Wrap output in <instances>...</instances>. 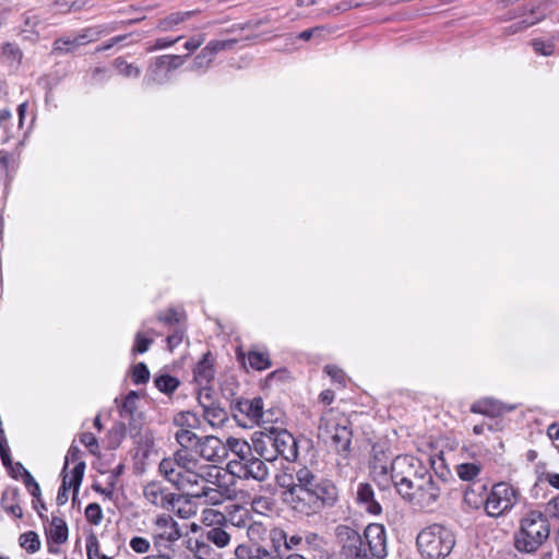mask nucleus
I'll return each instance as SVG.
<instances>
[{"instance_id":"obj_54","label":"nucleus","mask_w":559,"mask_h":559,"mask_svg":"<svg viewBox=\"0 0 559 559\" xmlns=\"http://www.w3.org/2000/svg\"><path fill=\"white\" fill-rule=\"evenodd\" d=\"M39 24L40 17L37 14H31V12H26L23 14V25L21 31L35 33V29Z\"/></svg>"},{"instance_id":"obj_56","label":"nucleus","mask_w":559,"mask_h":559,"mask_svg":"<svg viewBox=\"0 0 559 559\" xmlns=\"http://www.w3.org/2000/svg\"><path fill=\"white\" fill-rule=\"evenodd\" d=\"M80 441L84 444L92 454H97L99 450L98 441L92 432H83L80 436Z\"/></svg>"},{"instance_id":"obj_32","label":"nucleus","mask_w":559,"mask_h":559,"mask_svg":"<svg viewBox=\"0 0 559 559\" xmlns=\"http://www.w3.org/2000/svg\"><path fill=\"white\" fill-rule=\"evenodd\" d=\"M153 333L154 332L151 329H148L145 334L141 331L136 332L131 354L136 355L146 353L154 342L153 337L150 336V334Z\"/></svg>"},{"instance_id":"obj_29","label":"nucleus","mask_w":559,"mask_h":559,"mask_svg":"<svg viewBox=\"0 0 559 559\" xmlns=\"http://www.w3.org/2000/svg\"><path fill=\"white\" fill-rule=\"evenodd\" d=\"M0 53L2 61L10 67L19 66L23 58V52L17 45L7 43L1 46Z\"/></svg>"},{"instance_id":"obj_30","label":"nucleus","mask_w":559,"mask_h":559,"mask_svg":"<svg viewBox=\"0 0 559 559\" xmlns=\"http://www.w3.org/2000/svg\"><path fill=\"white\" fill-rule=\"evenodd\" d=\"M202 415L212 427H221L227 419V413L217 404L202 409Z\"/></svg>"},{"instance_id":"obj_63","label":"nucleus","mask_w":559,"mask_h":559,"mask_svg":"<svg viewBox=\"0 0 559 559\" xmlns=\"http://www.w3.org/2000/svg\"><path fill=\"white\" fill-rule=\"evenodd\" d=\"M248 516L246 514H239L237 515L236 513L233 514L230 516L229 520H227L228 524H229V531L233 528V527H247L248 526Z\"/></svg>"},{"instance_id":"obj_51","label":"nucleus","mask_w":559,"mask_h":559,"mask_svg":"<svg viewBox=\"0 0 559 559\" xmlns=\"http://www.w3.org/2000/svg\"><path fill=\"white\" fill-rule=\"evenodd\" d=\"M76 47L78 46L76 41H74V37H61L53 41V51L58 53H68Z\"/></svg>"},{"instance_id":"obj_3","label":"nucleus","mask_w":559,"mask_h":559,"mask_svg":"<svg viewBox=\"0 0 559 559\" xmlns=\"http://www.w3.org/2000/svg\"><path fill=\"white\" fill-rule=\"evenodd\" d=\"M370 468L373 479L380 487L385 489L392 484L404 500L428 469L421 461L412 455H397L388 464L379 454H374Z\"/></svg>"},{"instance_id":"obj_20","label":"nucleus","mask_w":559,"mask_h":559,"mask_svg":"<svg viewBox=\"0 0 559 559\" xmlns=\"http://www.w3.org/2000/svg\"><path fill=\"white\" fill-rule=\"evenodd\" d=\"M489 496L488 485L477 480L468 484L464 490V502L472 509L484 508L486 511L487 498Z\"/></svg>"},{"instance_id":"obj_34","label":"nucleus","mask_w":559,"mask_h":559,"mask_svg":"<svg viewBox=\"0 0 559 559\" xmlns=\"http://www.w3.org/2000/svg\"><path fill=\"white\" fill-rule=\"evenodd\" d=\"M247 358L250 367L258 371L265 370L272 365L266 352L250 350Z\"/></svg>"},{"instance_id":"obj_59","label":"nucleus","mask_w":559,"mask_h":559,"mask_svg":"<svg viewBox=\"0 0 559 559\" xmlns=\"http://www.w3.org/2000/svg\"><path fill=\"white\" fill-rule=\"evenodd\" d=\"M0 457H1L2 464L5 467H10L12 465L10 449H9L5 436H2L0 438Z\"/></svg>"},{"instance_id":"obj_38","label":"nucleus","mask_w":559,"mask_h":559,"mask_svg":"<svg viewBox=\"0 0 559 559\" xmlns=\"http://www.w3.org/2000/svg\"><path fill=\"white\" fill-rule=\"evenodd\" d=\"M154 384L162 393L171 394L178 389L180 382L170 374H160L155 377Z\"/></svg>"},{"instance_id":"obj_49","label":"nucleus","mask_w":559,"mask_h":559,"mask_svg":"<svg viewBox=\"0 0 559 559\" xmlns=\"http://www.w3.org/2000/svg\"><path fill=\"white\" fill-rule=\"evenodd\" d=\"M185 335V325L177 326L176 329H174L173 333L169 334L166 338L168 350L173 352L176 347H178L182 343Z\"/></svg>"},{"instance_id":"obj_53","label":"nucleus","mask_w":559,"mask_h":559,"mask_svg":"<svg viewBox=\"0 0 559 559\" xmlns=\"http://www.w3.org/2000/svg\"><path fill=\"white\" fill-rule=\"evenodd\" d=\"M103 554L99 551V542L94 534L86 538V556L87 559H99Z\"/></svg>"},{"instance_id":"obj_44","label":"nucleus","mask_w":559,"mask_h":559,"mask_svg":"<svg viewBox=\"0 0 559 559\" xmlns=\"http://www.w3.org/2000/svg\"><path fill=\"white\" fill-rule=\"evenodd\" d=\"M16 466L19 469L23 471V481L29 493L34 498L40 497V487L38 483L35 480V478L32 476V474L20 463H16Z\"/></svg>"},{"instance_id":"obj_19","label":"nucleus","mask_w":559,"mask_h":559,"mask_svg":"<svg viewBox=\"0 0 559 559\" xmlns=\"http://www.w3.org/2000/svg\"><path fill=\"white\" fill-rule=\"evenodd\" d=\"M355 500L361 509L372 515H379L382 512L380 503L374 498V490L368 483L357 484Z\"/></svg>"},{"instance_id":"obj_62","label":"nucleus","mask_w":559,"mask_h":559,"mask_svg":"<svg viewBox=\"0 0 559 559\" xmlns=\"http://www.w3.org/2000/svg\"><path fill=\"white\" fill-rule=\"evenodd\" d=\"M302 540H304V538L299 534H294L292 536H288V534L286 533V543L284 545V548L286 550L298 549L301 546Z\"/></svg>"},{"instance_id":"obj_17","label":"nucleus","mask_w":559,"mask_h":559,"mask_svg":"<svg viewBox=\"0 0 559 559\" xmlns=\"http://www.w3.org/2000/svg\"><path fill=\"white\" fill-rule=\"evenodd\" d=\"M200 459L207 462L218 463L224 461L228 454V448L215 436L202 437L199 441L195 452Z\"/></svg>"},{"instance_id":"obj_22","label":"nucleus","mask_w":559,"mask_h":559,"mask_svg":"<svg viewBox=\"0 0 559 559\" xmlns=\"http://www.w3.org/2000/svg\"><path fill=\"white\" fill-rule=\"evenodd\" d=\"M235 555L238 557H247V559H283L281 552L267 549L263 546L250 548L245 545H238L235 549Z\"/></svg>"},{"instance_id":"obj_12","label":"nucleus","mask_w":559,"mask_h":559,"mask_svg":"<svg viewBox=\"0 0 559 559\" xmlns=\"http://www.w3.org/2000/svg\"><path fill=\"white\" fill-rule=\"evenodd\" d=\"M227 472L240 479H253L259 483L265 481L270 475L266 463L254 454L245 462L229 461Z\"/></svg>"},{"instance_id":"obj_50","label":"nucleus","mask_w":559,"mask_h":559,"mask_svg":"<svg viewBox=\"0 0 559 559\" xmlns=\"http://www.w3.org/2000/svg\"><path fill=\"white\" fill-rule=\"evenodd\" d=\"M129 547L134 552L143 555L151 550V542L142 536H133L129 542Z\"/></svg>"},{"instance_id":"obj_1","label":"nucleus","mask_w":559,"mask_h":559,"mask_svg":"<svg viewBox=\"0 0 559 559\" xmlns=\"http://www.w3.org/2000/svg\"><path fill=\"white\" fill-rule=\"evenodd\" d=\"M297 488L284 502L299 516H312L325 508H332L338 500V490L329 479L319 478L309 467L296 469Z\"/></svg>"},{"instance_id":"obj_21","label":"nucleus","mask_w":559,"mask_h":559,"mask_svg":"<svg viewBox=\"0 0 559 559\" xmlns=\"http://www.w3.org/2000/svg\"><path fill=\"white\" fill-rule=\"evenodd\" d=\"M514 407L507 406L503 403L495 399H481L474 402L471 405V412L474 414H480L489 417H497L507 412L512 411Z\"/></svg>"},{"instance_id":"obj_33","label":"nucleus","mask_w":559,"mask_h":559,"mask_svg":"<svg viewBox=\"0 0 559 559\" xmlns=\"http://www.w3.org/2000/svg\"><path fill=\"white\" fill-rule=\"evenodd\" d=\"M188 56H179V55H163L157 57L158 67H163L165 73L170 76V73L180 68Z\"/></svg>"},{"instance_id":"obj_13","label":"nucleus","mask_w":559,"mask_h":559,"mask_svg":"<svg viewBox=\"0 0 559 559\" xmlns=\"http://www.w3.org/2000/svg\"><path fill=\"white\" fill-rule=\"evenodd\" d=\"M139 400V393L130 391L119 405L120 418L128 426L129 433L133 438L140 435L145 424L144 415L138 408Z\"/></svg>"},{"instance_id":"obj_26","label":"nucleus","mask_w":559,"mask_h":559,"mask_svg":"<svg viewBox=\"0 0 559 559\" xmlns=\"http://www.w3.org/2000/svg\"><path fill=\"white\" fill-rule=\"evenodd\" d=\"M195 14V11H183V12H174L169 15L160 19L157 23V29L160 32H169L173 31L177 25L188 21Z\"/></svg>"},{"instance_id":"obj_8","label":"nucleus","mask_w":559,"mask_h":559,"mask_svg":"<svg viewBox=\"0 0 559 559\" xmlns=\"http://www.w3.org/2000/svg\"><path fill=\"white\" fill-rule=\"evenodd\" d=\"M519 490L511 484L501 481L495 484L487 498L486 514L490 518H499L509 513L518 503Z\"/></svg>"},{"instance_id":"obj_6","label":"nucleus","mask_w":559,"mask_h":559,"mask_svg":"<svg viewBox=\"0 0 559 559\" xmlns=\"http://www.w3.org/2000/svg\"><path fill=\"white\" fill-rule=\"evenodd\" d=\"M455 546V535L449 527L432 523L424 527L416 537V547L425 559H444Z\"/></svg>"},{"instance_id":"obj_57","label":"nucleus","mask_w":559,"mask_h":559,"mask_svg":"<svg viewBox=\"0 0 559 559\" xmlns=\"http://www.w3.org/2000/svg\"><path fill=\"white\" fill-rule=\"evenodd\" d=\"M532 46L535 52L543 56H550L555 50V45L551 41H544L542 39H534Z\"/></svg>"},{"instance_id":"obj_64","label":"nucleus","mask_w":559,"mask_h":559,"mask_svg":"<svg viewBox=\"0 0 559 559\" xmlns=\"http://www.w3.org/2000/svg\"><path fill=\"white\" fill-rule=\"evenodd\" d=\"M546 511L551 518L559 519V495L547 503Z\"/></svg>"},{"instance_id":"obj_43","label":"nucleus","mask_w":559,"mask_h":559,"mask_svg":"<svg viewBox=\"0 0 559 559\" xmlns=\"http://www.w3.org/2000/svg\"><path fill=\"white\" fill-rule=\"evenodd\" d=\"M119 74L124 78H139L141 70L132 63H128L123 58H117L114 62Z\"/></svg>"},{"instance_id":"obj_31","label":"nucleus","mask_w":559,"mask_h":559,"mask_svg":"<svg viewBox=\"0 0 559 559\" xmlns=\"http://www.w3.org/2000/svg\"><path fill=\"white\" fill-rule=\"evenodd\" d=\"M156 318L157 321L163 323L168 329H176L177 326L185 325V316L174 308H169L166 311L159 312Z\"/></svg>"},{"instance_id":"obj_5","label":"nucleus","mask_w":559,"mask_h":559,"mask_svg":"<svg viewBox=\"0 0 559 559\" xmlns=\"http://www.w3.org/2000/svg\"><path fill=\"white\" fill-rule=\"evenodd\" d=\"M549 535L548 519L539 511H530L520 520L513 535V546L521 554L532 555L546 543Z\"/></svg>"},{"instance_id":"obj_9","label":"nucleus","mask_w":559,"mask_h":559,"mask_svg":"<svg viewBox=\"0 0 559 559\" xmlns=\"http://www.w3.org/2000/svg\"><path fill=\"white\" fill-rule=\"evenodd\" d=\"M181 537V527L171 515L163 513L154 519L152 539L158 551L173 549Z\"/></svg>"},{"instance_id":"obj_15","label":"nucleus","mask_w":559,"mask_h":559,"mask_svg":"<svg viewBox=\"0 0 559 559\" xmlns=\"http://www.w3.org/2000/svg\"><path fill=\"white\" fill-rule=\"evenodd\" d=\"M204 514H211L216 518V523L206 525L203 531L202 538L217 548L224 549L228 547L231 544L233 535L229 531V524L225 515L214 510H207ZM207 519V515H205V520Z\"/></svg>"},{"instance_id":"obj_10","label":"nucleus","mask_w":559,"mask_h":559,"mask_svg":"<svg viewBox=\"0 0 559 559\" xmlns=\"http://www.w3.org/2000/svg\"><path fill=\"white\" fill-rule=\"evenodd\" d=\"M415 485V488L411 491L405 501L419 509L431 508L440 497L441 489L439 481L436 480L431 472L427 469L418 484Z\"/></svg>"},{"instance_id":"obj_27","label":"nucleus","mask_w":559,"mask_h":559,"mask_svg":"<svg viewBox=\"0 0 559 559\" xmlns=\"http://www.w3.org/2000/svg\"><path fill=\"white\" fill-rule=\"evenodd\" d=\"M48 538L56 544H63L68 539V525L66 521L59 516H52L50 526L47 530Z\"/></svg>"},{"instance_id":"obj_4","label":"nucleus","mask_w":559,"mask_h":559,"mask_svg":"<svg viewBox=\"0 0 559 559\" xmlns=\"http://www.w3.org/2000/svg\"><path fill=\"white\" fill-rule=\"evenodd\" d=\"M335 536L344 559H374L386 556V532L379 523H370L359 534L348 525H337Z\"/></svg>"},{"instance_id":"obj_47","label":"nucleus","mask_w":559,"mask_h":559,"mask_svg":"<svg viewBox=\"0 0 559 559\" xmlns=\"http://www.w3.org/2000/svg\"><path fill=\"white\" fill-rule=\"evenodd\" d=\"M84 514L87 522H90L93 525H99L104 518L103 510L100 506L96 502L87 504Z\"/></svg>"},{"instance_id":"obj_37","label":"nucleus","mask_w":559,"mask_h":559,"mask_svg":"<svg viewBox=\"0 0 559 559\" xmlns=\"http://www.w3.org/2000/svg\"><path fill=\"white\" fill-rule=\"evenodd\" d=\"M174 423L180 429H197L200 427V418L192 412H180L174 418Z\"/></svg>"},{"instance_id":"obj_52","label":"nucleus","mask_w":559,"mask_h":559,"mask_svg":"<svg viewBox=\"0 0 559 559\" xmlns=\"http://www.w3.org/2000/svg\"><path fill=\"white\" fill-rule=\"evenodd\" d=\"M236 44V40L228 39V40H211L205 46L206 50L211 52L214 57L217 52L226 49H231Z\"/></svg>"},{"instance_id":"obj_42","label":"nucleus","mask_w":559,"mask_h":559,"mask_svg":"<svg viewBox=\"0 0 559 559\" xmlns=\"http://www.w3.org/2000/svg\"><path fill=\"white\" fill-rule=\"evenodd\" d=\"M459 477L466 481H476L475 478L480 473V466L475 463H464L456 467Z\"/></svg>"},{"instance_id":"obj_45","label":"nucleus","mask_w":559,"mask_h":559,"mask_svg":"<svg viewBox=\"0 0 559 559\" xmlns=\"http://www.w3.org/2000/svg\"><path fill=\"white\" fill-rule=\"evenodd\" d=\"M102 33L103 32L99 27L85 28L74 37V41H76V46H82L84 44L97 40Z\"/></svg>"},{"instance_id":"obj_24","label":"nucleus","mask_w":559,"mask_h":559,"mask_svg":"<svg viewBox=\"0 0 559 559\" xmlns=\"http://www.w3.org/2000/svg\"><path fill=\"white\" fill-rule=\"evenodd\" d=\"M216 481L214 485H216ZM212 483H202V486H198V489L188 493L192 498H204L210 504H219L223 501V493L219 489L210 486Z\"/></svg>"},{"instance_id":"obj_41","label":"nucleus","mask_w":559,"mask_h":559,"mask_svg":"<svg viewBox=\"0 0 559 559\" xmlns=\"http://www.w3.org/2000/svg\"><path fill=\"white\" fill-rule=\"evenodd\" d=\"M19 542H20V546L31 554L36 552L40 548L39 537L33 531L23 533L20 536Z\"/></svg>"},{"instance_id":"obj_11","label":"nucleus","mask_w":559,"mask_h":559,"mask_svg":"<svg viewBox=\"0 0 559 559\" xmlns=\"http://www.w3.org/2000/svg\"><path fill=\"white\" fill-rule=\"evenodd\" d=\"M266 442H269L274 449L275 453L272 455H265L264 460L274 461L278 455L283 456L288 462H294L298 457V444L295 437L286 429H272L270 435L266 436Z\"/></svg>"},{"instance_id":"obj_39","label":"nucleus","mask_w":559,"mask_h":559,"mask_svg":"<svg viewBox=\"0 0 559 559\" xmlns=\"http://www.w3.org/2000/svg\"><path fill=\"white\" fill-rule=\"evenodd\" d=\"M214 56L204 47L193 59L190 66L191 71L204 73L214 60Z\"/></svg>"},{"instance_id":"obj_55","label":"nucleus","mask_w":559,"mask_h":559,"mask_svg":"<svg viewBox=\"0 0 559 559\" xmlns=\"http://www.w3.org/2000/svg\"><path fill=\"white\" fill-rule=\"evenodd\" d=\"M199 391L198 401L202 409L216 404L213 400L212 390L207 385H201Z\"/></svg>"},{"instance_id":"obj_46","label":"nucleus","mask_w":559,"mask_h":559,"mask_svg":"<svg viewBox=\"0 0 559 559\" xmlns=\"http://www.w3.org/2000/svg\"><path fill=\"white\" fill-rule=\"evenodd\" d=\"M269 537L272 544V550H277L281 552V548L284 547L286 543V531L282 527H273L270 533Z\"/></svg>"},{"instance_id":"obj_48","label":"nucleus","mask_w":559,"mask_h":559,"mask_svg":"<svg viewBox=\"0 0 559 559\" xmlns=\"http://www.w3.org/2000/svg\"><path fill=\"white\" fill-rule=\"evenodd\" d=\"M134 384H144L150 380V370L144 362L136 364L131 374Z\"/></svg>"},{"instance_id":"obj_28","label":"nucleus","mask_w":559,"mask_h":559,"mask_svg":"<svg viewBox=\"0 0 559 559\" xmlns=\"http://www.w3.org/2000/svg\"><path fill=\"white\" fill-rule=\"evenodd\" d=\"M175 439L180 445L179 450L195 452L201 438L190 429H179L175 433Z\"/></svg>"},{"instance_id":"obj_40","label":"nucleus","mask_w":559,"mask_h":559,"mask_svg":"<svg viewBox=\"0 0 559 559\" xmlns=\"http://www.w3.org/2000/svg\"><path fill=\"white\" fill-rule=\"evenodd\" d=\"M190 551L198 558L215 559L214 549L204 538L202 540L197 539L194 546L190 547Z\"/></svg>"},{"instance_id":"obj_60","label":"nucleus","mask_w":559,"mask_h":559,"mask_svg":"<svg viewBox=\"0 0 559 559\" xmlns=\"http://www.w3.org/2000/svg\"><path fill=\"white\" fill-rule=\"evenodd\" d=\"M325 372L337 383L345 385L346 383V376L344 371L336 366L328 365L324 368Z\"/></svg>"},{"instance_id":"obj_36","label":"nucleus","mask_w":559,"mask_h":559,"mask_svg":"<svg viewBox=\"0 0 559 559\" xmlns=\"http://www.w3.org/2000/svg\"><path fill=\"white\" fill-rule=\"evenodd\" d=\"M275 481L278 487H281L282 489L285 490L283 492V499L289 498L290 492L294 491V488H297V484H298V480H296V473L293 474V473H287V472H282L280 474H277L275 476Z\"/></svg>"},{"instance_id":"obj_25","label":"nucleus","mask_w":559,"mask_h":559,"mask_svg":"<svg viewBox=\"0 0 559 559\" xmlns=\"http://www.w3.org/2000/svg\"><path fill=\"white\" fill-rule=\"evenodd\" d=\"M224 444L236 456L231 461L245 462L253 454L251 445L243 439L229 437Z\"/></svg>"},{"instance_id":"obj_18","label":"nucleus","mask_w":559,"mask_h":559,"mask_svg":"<svg viewBox=\"0 0 559 559\" xmlns=\"http://www.w3.org/2000/svg\"><path fill=\"white\" fill-rule=\"evenodd\" d=\"M85 471V463L83 461L78 462V464L71 471V474H63L62 484L57 493V504L63 506L67 503L69 497L68 491L70 488H73L74 496L78 493L81 483L83 480Z\"/></svg>"},{"instance_id":"obj_58","label":"nucleus","mask_w":559,"mask_h":559,"mask_svg":"<svg viewBox=\"0 0 559 559\" xmlns=\"http://www.w3.org/2000/svg\"><path fill=\"white\" fill-rule=\"evenodd\" d=\"M52 8L59 13H68L71 10H79L81 5H76V2L72 0H55Z\"/></svg>"},{"instance_id":"obj_14","label":"nucleus","mask_w":559,"mask_h":559,"mask_svg":"<svg viewBox=\"0 0 559 559\" xmlns=\"http://www.w3.org/2000/svg\"><path fill=\"white\" fill-rule=\"evenodd\" d=\"M143 497L151 506L166 510H175L176 504L181 500V496L171 492L160 481H150L143 487Z\"/></svg>"},{"instance_id":"obj_35","label":"nucleus","mask_w":559,"mask_h":559,"mask_svg":"<svg viewBox=\"0 0 559 559\" xmlns=\"http://www.w3.org/2000/svg\"><path fill=\"white\" fill-rule=\"evenodd\" d=\"M169 75L165 73L163 67H158V60L155 58L154 62L150 66L148 73L144 79L146 85L164 84L168 82Z\"/></svg>"},{"instance_id":"obj_7","label":"nucleus","mask_w":559,"mask_h":559,"mask_svg":"<svg viewBox=\"0 0 559 559\" xmlns=\"http://www.w3.org/2000/svg\"><path fill=\"white\" fill-rule=\"evenodd\" d=\"M347 424L345 417H333L332 411H329L320 419L319 437L330 442L336 452L345 453L349 450L353 436Z\"/></svg>"},{"instance_id":"obj_16","label":"nucleus","mask_w":559,"mask_h":559,"mask_svg":"<svg viewBox=\"0 0 559 559\" xmlns=\"http://www.w3.org/2000/svg\"><path fill=\"white\" fill-rule=\"evenodd\" d=\"M235 418L243 427L260 425L263 420V401L261 397L240 400L235 405Z\"/></svg>"},{"instance_id":"obj_23","label":"nucleus","mask_w":559,"mask_h":559,"mask_svg":"<svg viewBox=\"0 0 559 559\" xmlns=\"http://www.w3.org/2000/svg\"><path fill=\"white\" fill-rule=\"evenodd\" d=\"M215 370L210 353L195 365L193 369L194 381L199 385H207L214 379Z\"/></svg>"},{"instance_id":"obj_2","label":"nucleus","mask_w":559,"mask_h":559,"mask_svg":"<svg viewBox=\"0 0 559 559\" xmlns=\"http://www.w3.org/2000/svg\"><path fill=\"white\" fill-rule=\"evenodd\" d=\"M158 472L165 480L187 496L198 489V486H202V483L215 484L222 477L217 466L201 463L193 452L186 450H177L171 456L163 459Z\"/></svg>"},{"instance_id":"obj_61","label":"nucleus","mask_w":559,"mask_h":559,"mask_svg":"<svg viewBox=\"0 0 559 559\" xmlns=\"http://www.w3.org/2000/svg\"><path fill=\"white\" fill-rule=\"evenodd\" d=\"M266 533V528L261 523H252L247 526V534L251 540L260 539Z\"/></svg>"}]
</instances>
